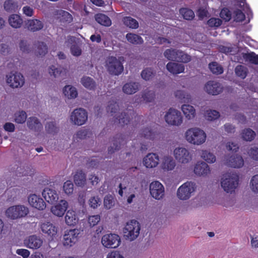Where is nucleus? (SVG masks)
Here are the masks:
<instances>
[{
    "label": "nucleus",
    "instance_id": "obj_1",
    "mask_svg": "<svg viewBox=\"0 0 258 258\" xmlns=\"http://www.w3.org/2000/svg\"><path fill=\"white\" fill-rule=\"evenodd\" d=\"M185 139L189 143L195 145H200L205 142L206 134L198 127L188 129L185 133Z\"/></svg>",
    "mask_w": 258,
    "mask_h": 258
},
{
    "label": "nucleus",
    "instance_id": "obj_2",
    "mask_svg": "<svg viewBox=\"0 0 258 258\" xmlns=\"http://www.w3.org/2000/svg\"><path fill=\"white\" fill-rule=\"evenodd\" d=\"M141 230L140 224L135 220L127 222L123 228V234L124 238L132 241L139 236Z\"/></svg>",
    "mask_w": 258,
    "mask_h": 258
},
{
    "label": "nucleus",
    "instance_id": "obj_3",
    "mask_svg": "<svg viewBox=\"0 0 258 258\" xmlns=\"http://www.w3.org/2000/svg\"><path fill=\"white\" fill-rule=\"evenodd\" d=\"M238 177L236 174L228 173L223 175L220 184L222 189L227 193L232 194L238 185Z\"/></svg>",
    "mask_w": 258,
    "mask_h": 258
},
{
    "label": "nucleus",
    "instance_id": "obj_4",
    "mask_svg": "<svg viewBox=\"0 0 258 258\" xmlns=\"http://www.w3.org/2000/svg\"><path fill=\"white\" fill-rule=\"evenodd\" d=\"M124 61V57L119 56L108 57L105 62V67L109 74L113 75H119L123 71V66L122 64Z\"/></svg>",
    "mask_w": 258,
    "mask_h": 258
},
{
    "label": "nucleus",
    "instance_id": "obj_5",
    "mask_svg": "<svg viewBox=\"0 0 258 258\" xmlns=\"http://www.w3.org/2000/svg\"><path fill=\"white\" fill-rule=\"evenodd\" d=\"M239 3L241 10L230 11L227 8H223L220 14V16H231L232 12L235 16H252L253 13L249 6L246 3V0H236Z\"/></svg>",
    "mask_w": 258,
    "mask_h": 258
},
{
    "label": "nucleus",
    "instance_id": "obj_6",
    "mask_svg": "<svg viewBox=\"0 0 258 258\" xmlns=\"http://www.w3.org/2000/svg\"><path fill=\"white\" fill-rule=\"evenodd\" d=\"M197 188V184L193 181H186L177 189L176 196L180 200H188L196 192Z\"/></svg>",
    "mask_w": 258,
    "mask_h": 258
},
{
    "label": "nucleus",
    "instance_id": "obj_7",
    "mask_svg": "<svg viewBox=\"0 0 258 258\" xmlns=\"http://www.w3.org/2000/svg\"><path fill=\"white\" fill-rule=\"evenodd\" d=\"M163 55L168 60L184 63L188 62L191 59L190 56L181 50L172 48L165 50Z\"/></svg>",
    "mask_w": 258,
    "mask_h": 258
},
{
    "label": "nucleus",
    "instance_id": "obj_8",
    "mask_svg": "<svg viewBox=\"0 0 258 258\" xmlns=\"http://www.w3.org/2000/svg\"><path fill=\"white\" fill-rule=\"evenodd\" d=\"M29 213V209L21 205L13 206L8 208L5 211L7 217L16 220L26 216Z\"/></svg>",
    "mask_w": 258,
    "mask_h": 258
},
{
    "label": "nucleus",
    "instance_id": "obj_9",
    "mask_svg": "<svg viewBox=\"0 0 258 258\" xmlns=\"http://www.w3.org/2000/svg\"><path fill=\"white\" fill-rule=\"evenodd\" d=\"M164 119L168 125L175 126H180L183 121L180 111L173 108H170L167 111Z\"/></svg>",
    "mask_w": 258,
    "mask_h": 258
},
{
    "label": "nucleus",
    "instance_id": "obj_10",
    "mask_svg": "<svg viewBox=\"0 0 258 258\" xmlns=\"http://www.w3.org/2000/svg\"><path fill=\"white\" fill-rule=\"evenodd\" d=\"M87 119L88 113L82 108L74 109L70 115V121L75 125H82L85 123Z\"/></svg>",
    "mask_w": 258,
    "mask_h": 258
},
{
    "label": "nucleus",
    "instance_id": "obj_11",
    "mask_svg": "<svg viewBox=\"0 0 258 258\" xmlns=\"http://www.w3.org/2000/svg\"><path fill=\"white\" fill-rule=\"evenodd\" d=\"M119 236L115 234H108L103 235L101 239L102 245L109 248H115L120 244Z\"/></svg>",
    "mask_w": 258,
    "mask_h": 258
},
{
    "label": "nucleus",
    "instance_id": "obj_12",
    "mask_svg": "<svg viewBox=\"0 0 258 258\" xmlns=\"http://www.w3.org/2000/svg\"><path fill=\"white\" fill-rule=\"evenodd\" d=\"M176 160L180 163L185 164L192 160V156L187 149L185 148H176L173 151Z\"/></svg>",
    "mask_w": 258,
    "mask_h": 258
},
{
    "label": "nucleus",
    "instance_id": "obj_13",
    "mask_svg": "<svg viewBox=\"0 0 258 258\" xmlns=\"http://www.w3.org/2000/svg\"><path fill=\"white\" fill-rule=\"evenodd\" d=\"M224 87L222 84L214 80L209 81L204 85V90L208 94L217 95L221 93Z\"/></svg>",
    "mask_w": 258,
    "mask_h": 258
},
{
    "label": "nucleus",
    "instance_id": "obj_14",
    "mask_svg": "<svg viewBox=\"0 0 258 258\" xmlns=\"http://www.w3.org/2000/svg\"><path fill=\"white\" fill-rule=\"evenodd\" d=\"M150 192L156 200H160L164 196L165 190L163 185L158 181L152 182L149 186Z\"/></svg>",
    "mask_w": 258,
    "mask_h": 258
},
{
    "label": "nucleus",
    "instance_id": "obj_15",
    "mask_svg": "<svg viewBox=\"0 0 258 258\" xmlns=\"http://www.w3.org/2000/svg\"><path fill=\"white\" fill-rule=\"evenodd\" d=\"M7 82L12 88H19L24 85V79L20 73L11 72L7 75Z\"/></svg>",
    "mask_w": 258,
    "mask_h": 258
},
{
    "label": "nucleus",
    "instance_id": "obj_16",
    "mask_svg": "<svg viewBox=\"0 0 258 258\" xmlns=\"http://www.w3.org/2000/svg\"><path fill=\"white\" fill-rule=\"evenodd\" d=\"M194 172L198 176L207 177L210 174L211 169L207 163L199 161L194 165Z\"/></svg>",
    "mask_w": 258,
    "mask_h": 258
},
{
    "label": "nucleus",
    "instance_id": "obj_17",
    "mask_svg": "<svg viewBox=\"0 0 258 258\" xmlns=\"http://www.w3.org/2000/svg\"><path fill=\"white\" fill-rule=\"evenodd\" d=\"M126 143L124 137L122 135H117L113 138L110 146L108 148V153L112 154L119 150Z\"/></svg>",
    "mask_w": 258,
    "mask_h": 258
},
{
    "label": "nucleus",
    "instance_id": "obj_18",
    "mask_svg": "<svg viewBox=\"0 0 258 258\" xmlns=\"http://www.w3.org/2000/svg\"><path fill=\"white\" fill-rule=\"evenodd\" d=\"M224 164L233 168H240L244 165V160L240 155H233L225 157Z\"/></svg>",
    "mask_w": 258,
    "mask_h": 258
},
{
    "label": "nucleus",
    "instance_id": "obj_19",
    "mask_svg": "<svg viewBox=\"0 0 258 258\" xmlns=\"http://www.w3.org/2000/svg\"><path fill=\"white\" fill-rule=\"evenodd\" d=\"M79 233V230L76 229L66 232L63 237L64 245L72 246L78 241Z\"/></svg>",
    "mask_w": 258,
    "mask_h": 258
},
{
    "label": "nucleus",
    "instance_id": "obj_20",
    "mask_svg": "<svg viewBox=\"0 0 258 258\" xmlns=\"http://www.w3.org/2000/svg\"><path fill=\"white\" fill-rule=\"evenodd\" d=\"M134 115V111L132 109H126L124 111L115 115L117 122L121 125L127 124Z\"/></svg>",
    "mask_w": 258,
    "mask_h": 258
},
{
    "label": "nucleus",
    "instance_id": "obj_21",
    "mask_svg": "<svg viewBox=\"0 0 258 258\" xmlns=\"http://www.w3.org/2000/svg\"><path fill=\"white\" fill-rule=\"evenodd\" d=\"M176 165L175 160L170 156H164L161 159L160 167L165 172L173 170Z\"/></svg>",
    "mask_w": 258,
    "mask_h": 258
},
{
    "label": "nucleus",
    "instance_id": "obj_22",
    "mask_svg": "<svg viewBox=\"0 0 258 258\" xmlns=\"http://www.w3.org/2000/svg\"><path fill=\"white\" fill-rule=\"evenodd\" d=\"M43 243L42 239L36 235H31L24 240L25 246L29 248L36 249L39 248Z\"/></svg>",
    "mask_w": 258,
    "mask_h": 258
},
{
    "label": "nucleus",
    "instance_id": "obj_23",
    "mask_svg": "<svg viewBox=\"0 0 258 258\" xmlns=\"http://www.w3.org/2000/svg\"><path fill=\"white\" fill-rule=\"evenodd\" d=\"M43 197L48 203L53 204L58 200V195L52 187H45L42 192Z\"/></svg>",
    "mask_w": 258,
    "mask_h": 258
},
{
    "label": "nucleus",
    "instance_id": "obj_24",
    "mask_svg": "<svg viewBox=\"0 0 258 258\" xmlns=\"http://www.w3.org/2000/svg\"><path fill=\"white\" fill-rule=\"evenodd\" d=\"M33 49L36 56L42 57L48 52V46L42 40H35L33 42Z\"/></svg>",
    "mask_w": 258,
    "mask_h": 258
},
{
    "label": "nucleus",
    "instance_id": "obj_25",
    "mask_svg": "<svg viewBox=\"0 0 258 258\" xmlns=\"http://www.w3.org/2000/svg\"><path fill=\"white\" fill-rule=\"evenodd\" d=\"M159 162V156L153 153H148L143 159L144 165L147 168L155 167L158 165Z\"/></svg>",
    "mask_w": 258,
    "mask_h": 258
},
{
    "label": "nucleus",
    "instance_id": "obj_26",
    "mask_svg": "<svg viewBox=\"0 0 258 258\" xmlns=\"http://www.w3.org/2000/svg\"><path fill=\"white\" fill-rule=\"evenodd\" d=\"M29 204L39 210H43L46 208L43 200L36 195H30L28 199Z\"/></svg>",
    "mask_w": 258,
    "mask_h": 258
},
{
    "label": "nucleus",
    "instance_id": "obj_27",
    "mask_svg": "<svg viewBox=\"0 0 258 258\" xmlns=\"http://www.w3.org/2000/svg\"><path fill=\"white\" fill-rule=\"evenodd\" d=\"M141 98L140 102L144 103H148L153 102L155 99V92L147 88L140 93Z\"/></svg>",
    "mask_w": 258,
    "mask_h": 258
},
{
    "label": "nucleus",
    "instance_id": "obj_28",
    "mask_svg": "<svg viewBox=\"0 0 258 258\" xmlns=\"http://www.w3.org/2000/svg\"><path fill=\"white\" fill-rule=\"evenodd\" d=\"M141 88L139 82L130 81L126 83L122 88V92L127 95H132L137 92Z\"/></svg>",
    "mask_w": 258,
    "mask_h": 258
},
{
    "label": "nucleus",
    "instance_id": "obj_29",
    "mask_svg": "<svg viewBox=\"0 0 258 258\" xmlns=\"http://www.w3.org/2000/svg\"><path fill=\"white\" fill-rule=\"evenodd\" d=\"M68 207V202L65 200H61L57 205L52 206L51 212L57 217H62L66 211Z\"/></svg>",
    "mask_w": 258,
    "mask_h": 258
},
{
    "label": "nucleus",
    "instance_id": "obj_30",
    "mask_svg": "<svg viewBox=\"0 0 258 258\" xmlns=\"http://www.w3.org/2000/svg\"><path fill=\"white\" fill-rule=\"evenodd\" d=\"M182 111L185 118L187 120L194 119L196 116V110L195 107L188 104H184L181 105Z\"/></svg>",
    "mask_w": 258,
    "mask_h": 258
},
{
    "label": "nucleus",
    "instance_id": "obj_31",
    "mask_svg": "<svg viewBox=\"0 0 258 258\" xmlns=\"http://www.w3.org/2000/svg\"><path fill=\"white\" fill-rule=\"evenodd\" d=\"M48 73L51 76H53L55 78L63 79L67 76L68 71L62 67L56 68L54 66H52L49 67Z\"/></svg>",
    "mask_w": 258,
    "mask_h": 258
},
{
    "label": "nucleus",
    "instance_id": "obj_32",
    "mask_svg": "<svg viewBox=\"0 0 258 258\" xmlns=\"http://www.w3.org/2000/svg\"><path fill=\"white\" fill-rule=\"evenodd\" d=\"M27 127L31 130L38 132L42 128V125L39 120L36 117H30L27 121Z\"/></svg>",
    "mask_w": 258,
    "mask_h": 258
},
{
    "label": "nucleus",
    "instance_id": "obj_33",
    "mask_svg": "<svg viewBox=\"0 0 258 258\" xmlns=\"http://www.w3.org/2000/svg\"><path fill=\"white\" fill-rule=\"evenodd\" d=\"M41 229L43 233L51 237L55 236L57 231V228L50 222L42 223L41 225Z\"/></svg>",
    "mask_w": 258,
    "mask_h": 258
},
{
    "label": "nucleus",
    "instance_id": "obj_34",
    "mask_svg": "<svg viewBox=\"0 0 258 258\" xmlns=\"http://www.w3.org/2000/svg\"><path fill=\"white\" fill-rule=\"evenodd\" d=\"M167 70L173 74H177L184 72V67L183 64L169 62L166 65Z\"/></svg>",
    "mask_w": 258,
    "mask_h": 258
},
{
    "label": "nucleus",
    "instance_id": "obj_35",
    "mask_svg": "<svg viewBox=\"0 0 258 258\" xmlns=\"http://www.w3.org/2000/svg\"><path fill=\"white\" fill-rule=\"evenodd\" d=\"M81 84L86 89L94 90L96 87V83L94 80L88 76H83L80 80Z\"/></svg>",
    "mask_w": 258,
    "mask_h": 258
},
{
    "label": "nucleus",
    "instance_id": "obj_36",
    "mask_svg": "<svg viewBox=\"0 0 258 258\" xmlns=\"http://www.w3.org/2000/svg\"><path fill=\"white\" fill-rule=\"evenodd\" d=\"M26 26L29 30L35 32L41 29L43 24L40 21L37 19H32L27 21Z\"/></svg>",
    "mask_w": 258,
    "mask_h": 258
},
{
    "label": "nucleus",
    "instance_id": "obj_37",
    "mask_svg": "<svg viewBox=\"0 0 258 258\" xmlns=\"http://www.w3.org/2000/svg\"><path fill=\"white\" fill-rule=\"evenodd\" d=\"M74 181L77 186H84L86 183L85 174L82 170L77 171L74 176Z\"/></svg>",
    "mask_w": 258,
    "mask_h": 258
},
{
    "label": "nucleus",
    "instance_id": "obj_38",
    "mask_svg": "<svg viewBox=\"0 0 258 258\" xmlns=\"http://www.w3.org/2000/svg\"><path fill=\"white\" fill-rule=\"evenodd\" d=\"M5 10L9 13L16 12L19 8L18 2L14 0H7L4 3Z\"/></svg>",
    "mask_w": 258,
    "mask_h": 258
},
{
    "label": "nucleus",
    "instance_id": "obj_39",
    "mask_svg": "<svg viewBox=\"0 0 258 258\" xmlns=\"http://www.w3.org/2000/svg\"><path fill=\"white\" fill-rule=\"evenodd\" d=\"M63 93L68 99H74L78 96L77 89L71 85L66 86L63 89Z\"/></svg>",
    "mask_w": 258,
    "mask_h": 258
},
{
    "label": "nucleus",
    "instance_id": "obj_40",
    "mask_svg": "<svg viewBox=\"0 0 258 258\" xmlns=\"http://www.w3.org/2000/svg\"><path fill=\"white\" fill-rule=\"evenodd\" d=\"M201 157L209 163H213L216 160L215 155L209 150H202L200 152Z\"/></svg>",
    "mask_w": 258,
    "mask_h": 258
},
{
    "label": "nucleus",
    "instance_id": "obj_41",
    "mask_svg": "<svg viewBox=\"0 0 258 258\" xmlns=\"http://www.w3.org/2000/svg\"><path fill=\"white\" fill-rule=\"evenodd\" d=\"M155 75L156 72L151 68H145L141 74L142 78L146 81L151 80Z\"/></svg>",
    "mask_w": 258,
    "mask_h": 258
},
{
    "label": "nucleus",
    "instance_id": "obj_42",
    "mask_svg": "<svg viewBox=\"0 0 258 258\" xmlns=\"http://www.w3.org/2000/svg\"><path fill=\"white\" fill-rule=\"evenodd\" d=\"M235 75L241 79H244L247 75L248 71L246 67L243 65H238L234 69Z\"/></svg>",
    "mask_w": 258,
    "mask_h": 258
},
{
    "label": "nucleus",
    "instance_id": "obj_43",
    "mask_svg": "<svg viewBox=\"0 0 258 258\" xmlns=\"http://www.w3.org/2000/svg\"><path fill=\"white\" fill-rule=\"evenodd\" d=\"M126 38L129 42L135 45L141 44L143 42L142 37L136 34L127 33Z\"/></svg>",
    "mask_w": 258,
    "mask_h": 258
},
{
    "label": "nucleus",
    "instance_id": "obj_44",
    "mask_svg": "<svg viewBox=\"0 0 258 258\" xmlns=\"http://www.w3.org/2000/svg\"><path fill=\"white\" fill-rule=\"evenodd\" d=\"M45 130L48 134L54 135L59 132V127L55 121L47 122L45 125Z\"/></svg>",
    "mask_w": 258,
    "mask_h": 258
},
{
    "label": "nucleus",
    "instance_id": "obj_45",
    "mask_svg": "<svg viewBox=\"0 0 258 258\" xmlns=\"http://www.w3.org/2000/svg\"><path fill=\"white\" fill-rule=\"evenodd\" d=\"M65 221L69 225L75 224L77 222L78 220L75 212L70 210L68 211L65 216Z\"/></svg>",
    "mask_w": 258,
    "mask_h": 258
},
{
    "label": "nucleus",
    "instance_id": "obj_46",
    "mask_svg": "<svg viewBox=\"0 0 258 258\" xmlns=\"http://www.w3.org/2000/svg\"><path fill=\"white\" fill-rule=\"evenodd\" d=\"M119 110V106L118 104L114 101H110L108 102L107 107V111L108 113H110L112 116L115 117L116 114L118 115V111Z\"/></svg>",
    "mask_w": 258,
    "mask_h": 258
},
{
    "label": "nucleus",
    "instance_id": "obj_47",
    "mask_svg": "<svg viewBox=\"0 0 258 258\" xmlns=\"http://www.w3.org/2000/svg\"><path fill=\"white\" fill-rule=\"evenodd\" d=\"M176 98L181 100L182 102H189L191 97L189 94L182 90H177L175 92Z\"/></svg>",
    "mask_w": 258,
    "mask_h": 258
},
{
    "label": "nucleus",
    "instance_id": "obj_48",
    "mask_svg": "<svg viewBox=\"0 0 258 258\" xmlns=\"http://www.w3.org/2000/svg\"><path fill=\"white\" fill-rule=\"evenodd\" d=\"M27 117V115L25 111H18L14 114V120L17 123L22 124L26 121Z\"/></svg>",
    "mask_w": 258,
    "mask_h": 258
},
{
    "label": "nucleus",
    "instance_id": "obj_49",
    "mask_svg": "<svg viewBox=\"0 0 258 258\" xmlns=\"http://www.w3.org/2000/svg\"><path fill=\"white\" fill-rule=\"evenodd\" d=\"M242 56L246 61L254 64H258V55L255 53H242Z\"/></svg>",
    "mask_w": 258,
    "mask_h": 258
},
{
    "label": "nucleus",
    "instance_id": "obj_50",
    "mask_svg": "<svg viewBox=\"0 0 258 258\" xmlns=\"http://www.w3.org/2000/svg\"><path fill=\"white\" fill-rule=\"evenodd\" d=\"M8 22L13 28H18L21 27L24 21L21 17H9Z\"/></svg>",
    "mask_w": 258,
    "mask_h": 258
},
{
    "label": "nucleus",
    "instance_id": "obj_51",
    "mask_svg": "<svg viewBox=\"0 0 258 258\" xmlns=\"http://www.w3.org/2000/svg\"><path fill=\"white\" fill-rule=\"evenodd\" d=\"M209 68L211 71L214 74L220 75L223 73V67L216 62L209 63Z\"/></svg>",
    "mask_w": 258,
    "mask_h": 258
},
{
    "label": "nucleus",
    "instance_id": "obj_52",
    "mask_svg": "<svg viewBox=\"0 0 258 258\" xmlns=\"http://www.w3.org/2000/svg\"><path fill=\"white\" fill-rule=\"evenodd\" d=\"M91 135V133L89 131L87 130H82L76 133L74 136V138L75 140H76L77 141H79V140H84L87 138L90 137Z\"/></svg>",
    "mask_w": 258,
    "mask_h": 258
},
{
    "label": "nucleus",
    "instance_id": "obj_53",
    "mask_svg": "<svg viewBox=\"0 0 258 258\" xmlns=\"http://www.w3.org/2000/svg\"><path fill=\"white\" fill-rule=\"evenodd\" d=\"M241 136L244 140L250 141L254 138L255 134L252 130L246 128L242 131Z\"/></svg>",
    "mask_w": 258,
    "mask_h": 258
},
{
    "label": "nucleus",
    "instance_id": "obj_54",
    "mask_svg": "<svg viewBox=\"0 0 258 258\" xmlns=\"http://www.w3.org/2000/svg\"><path fill=\"white\" fill-rule=\"evenodd\" d=\"M123 23L130 28L137 29L139 27L138 21L132 17H124Z\"/></svg>",
    "mask_w": 258,
    "mask_h": 258
},
{
    "label": "nucleus",
    "instance_id": "obj_55",
    "mask_svg": "<svg viewBox=\"0 0 258 258\" xmlns=\"http://www.w3.org/2000/svg\"><path fill=\"white\" fill-rule=\"evenodd\" d=\"M205 116L207 120L213 121L220 117V113L215 110H208L206 112Z\"/></svg>",
    "mask_w": 258,
    "mask_h": 258
},
{
    "label": "nucleus",
    "instance_id": "obj_56",
    "mask_svg": "<svg viewBox=\"0 0 258 258\" xmlns=\"http://www.w3.org/2000/svg\"><path fill=\"white\" fill-rule=\"evenodd\" d=\"M142 136L147 139L154 140L156 137V134L149 128H146L142 131Z\"/></svg>",
    "mask_w": 258,
    "mask_h": 258
},
{
    "label": "nucleus",
    "instance_id": "obj_57",
    "mask_svg": "<svg viewBox=\"0 0 258 258\" xmlns=\"http://www.w3.org/2000/svg\"><path fill=\"white\" fill-rule=\"evenodd\" d=\"M115 204L114 198L111 195H107L104 199V206L107 209H111Z\"/></svg>",
    "mask_w": 258,
    "mask_h": 258
},
{
    "label": "nucleus",
    "instance_id": "obj_58",
    "mask_svg": "<svg viewBox=\"0 0 258 258\" xmlns=\"http://www.w3.org/2000/svg\"><path fill=\"white\" fill-rule=\"evenodd\" d=\"M29 168L24 165L17 167L15 170V173L17 176H21L27 175L29 173Z\"/></svg>",
    "mask_w": 258,
    "mask_h": 258
},
{
    "label": "nucleus",
    "instance_id": "obj_59",
    "mask_svg": "<svg viewBox=\"0 0 258 258\" xmlns=\"http://www.w3.org/2000/svg\"><path fill=\"white\" fill-rule=\"evenodd\" d=\"M250 188L255 193H258V174L255 175L250 182Z\"/></svg>",
    "mask_w": 258,
    "mask_h": 258
},
{
    "label": "nucleus",
    "instance_id": "obj_60",
    "mask_svg": "<svg viewBox=\"0 0 258 258\" xmlns=\"http://www.w3.org/2000/svg\"><path fill=\"white\" fill-rule=\"evenodd\" d=\"M63 188L66 194H72L74 191V184L72 181L68 180L64 183Z\"/></svg>",
    "mask_w": 258,
    "mask_h": 258
},
{
    "label": "nucleus",
    "instance_id": "obj_61",
    "mask_svg": "<svg viewBox=\"0 0 258 258\" xmlns=\"http://www.w3.org/2000/svg\"><path fill=\"white\" fill-rule=\"evenodd\" d=\"M101 204V200L98 196L91 197L89 200V205L93 209L97 208Z\"/></svg>",
    "mask_w": 258,
    "mask_h": 258
},
{
    "label": "nucleus",
    "instance_id": "obj_62",
    "mask_svg": "<svg viewBox=\"0 0 258 258\" xmlns=\"http://www.w3.org/2000/svg\"><path fill=\"white\" fill-rule=\"evenodd\" d=\"M96 21L104 26H109L111 25V21L109 17H95Z\"/></svg>",
    "mask_w": 258,
    "mask_h": 258
},
{
    "label": "nucleus",
    "instance_id": "obj_63",
    "mask_svg": "<svg viewBox=\"0 0 258 258\" xmlns=\"http://www.w3.org/2000/svg\"><path fill=\"white\" fill-rule=\"evenodd\" d=\"M20 50L25 53H29L30 51V46L26 40H21L19 43Z\"/></svg>",
    "mask_w": 258,
    "mask_h": 258
},
{
    "label": "nucleus",
    "instance_id": "obj_64",
    "mask_svg": "<svg viewBox=\"0 0 258 258\" xmlns=\"http://www.w3.org/2000/svg\"><path fill=\"white\" fill-rule=\"evenodd\" d=\"M222 23V20L216 17H212L208 21V24L210 27H219Z\"/></svg>",
    "mask_w": 258,
    "mask_h": 258
}]
</instances>
